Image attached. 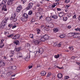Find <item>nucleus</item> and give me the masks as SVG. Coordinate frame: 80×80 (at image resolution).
Masks as SVG:
<instances>
[{
	"label": "nucleus",
	"instance_id": "f257e3e1",
	"mask_svg": "<svg viewBox=\"0 0 80 80\" xmlns=\"http://www.w3.org/2000/svg\"><path fill=\"white\" fill-rule=\"evenodd\" d=\"M7 19H4L2 21L1 24V28H3L5 27L6 24H7Z\"/></svg>",
	"mask_w": 80,
	"mask_h": 80
},
{
	"label": "nucleus",
	"instance_id": "f03ea898",
	"mask_svg": "<svg viewBox=\"0 0 80 80\" xmlns=\"http://www.w3.org/2000/svg\"><path fill=\"white\" fill-rule=\"evenodd\" d=\"M42 53H43V49L42 48H40L38 49V50L36 52V55H41Z\"/></svg>",
	"mask_w": 80,
	"mask_h": 80
},
{
	"label": "nucleus",
	"instance_id": "7ed1b4c3",
	"mask_svg": "<svg viewBox=\"0 0 80 80\" xmlns=\"http://www.w3.org/2000/svg\"><path fill=\"white\" fill-rule=\"evenodd\" d=\"M33 3H30L28 4V7L27 8H26V10H30L32 8L33 6Z\"/></svg>",
	"mask_w": 80,
	"mask_h": 80
},
{
	"label": "nucleus",
	"instance_id": "20e7f679",
	"mask_svg": "<svg viewBox=\"0 0 80 80\" xmlns=\"http://www.w3.org/2000/svg\"><path fill=\"white\" fill-rule=\"evenodd\" d=\"M16 16V15H15V14L13 13L12 14L11 16V17L10 18L11 20H13V22H15L17 21V19H15V16Z\"/></svg>",
	"mask_w": 80,
	"mask_h": 80
},
{
	"label": "nucleus",
	"instance_id": "39448f33",
	"mask_svg": "<svg viewBox=\"0 0 80 80\" xmlns=\"http://www.w3.org/2000/svg\"><path fill=\"white\" fill-rule=\"evenodd\" d=\"M74 38H79L80 37V34L78 33H74V35H73Z\"/></svg>",
	"mask_w": 80,
	"mask_h": 80
},
{
	"label": "nucleus",
	"instance_id": "423d86ee",
	"mask_svg": "<svg viewBox=\"0 0 80 80\" xmlns=\"http://www.w3.org/2000/svg\"><path fill=\"white\" fill-rule=\"evenodd\" d=\"M14 37H13V38H12V39H14V40H16L17 39H18L20 36L19 34H18L14 35Z\"/></svg>",
	"mask_w": 80,
	"mask_h": 80
},
{
	"label": "nucleus",
	"instance_id": "0eeeda50",
	"mask_svg": "<svg viewBox=\"0 0 80 80\" xmlns=\"http://www.w3.org/2000/svg\"><path fill=\"white\" fill-rule=\"evenodd\" d=\"M18 58H20L22 57V53L21 52H18L17 54Z\"/></svg>",
	"mask_w": 80,
	"mask_h": 80
},
{
	"label": "nucleus",
	"instance_id": "6e6552de",
	"mask_svg": "<svg viewBox=\"0 0 80 80\" xmlns=\"http://www.w3.org/2000/svg\"><path fill=\"white\" fill-rule=\"evenodd\" d=\"M21 9H22V7H21V6L20 5L19 7H17V12H20V10H21Z\"/></svg>",
	"mask_w": 80,
	"mask_h": 80
},
{
	"label": "nucleus",
	"instance_id": "1a4fd4ad",
	"mask_svg": "<svg viewBox=\"0 0 80 80\" xmlns=\"http://www.w3.org/2000/svg\"><path fill=\"white\" fill-rule=\"evenodd\" d=\"M43 37L46 40H48V39L49 38V36H48V34H45V35H44Z\"/></svg>",
	"mask_w": 80,
	"mask_h": 80
},
{
	"label": "nucleus",
	"instance_id": "9d476101",
	"mask_svg": "<svg viewBox=\"0 0 80 80\" xmlns=\"http://www.w3.org/2000/svg\"><path fill=\"white\" fill-rule=\"evenodd\" d=\"M5 63H4L3 62H0V68L2 67H4Z\"/></svg>",
	"mask_w": 80,
	"mask_h": 80
},
{
	"label": "nucleus",
	"instance_id": "9b49d317",
	"mask_svg": "<svg viewBox=\"0 0 80 80\" xmlns=\"http://www.w3.org/2000/svg\"><path fill=\"white\" fill-rule=\"evenodd\" d=\"M51 18H54V19H57V18H58V17H57V16L56 15H51Z\"/></svg>",
	"mask_w": 80,
	"mask_h": 80
},
{
	"label": "nucleus",
	"instance_id": "f8f14e48",
	"mask_svg": "<svg viewBox=\"0 0 80 80\" xmlns=\"http://www.w3.org/2000/svg\"><path fill=\"white\" fill-rule=\"evenodd\" d=\"M21 20L22 21V22H26L27 20V19H26L23 16H22L21 18Z\"/></svg>",
	"mask_w": 80,
	"mask_h": 80
},
{
	"label": "nucleus",
	"instance_id": "ddd939ff",
	"mask_svg": "<svg viewBox=\"0 0 80 80\" xmlns=\"http://www.w3.org/2000/svg\"><path fill=\"white\" fill-rule=\"evenodd\" d=\"M74 33H68V37H73L74 35Z\"/></svg>",
	"mask_w": 80,
	"mask_h": 80
},
{
	"label": "nucleus",
	"instance_id": "4468645a",
	"mask_svg": "<svg viewBox=\"0 0 80 80\" xmlns=\"http://www.w3.org/2000/svg\"><path fill=\"white\" fill-rule=\"evenodd\" d=\"M40 42L39 41V40H36L34 42V43L35 45H38V44L40 43Z\"/></svg>",
	"mask_w": 80,
	"mask_h": 80
},
{
	"label": "nucleus",
	"instance_id": "2eb2a0df",
	"mask_svg": "<svg viewBox=\"0 0 80 80\" xmlns=\"http://www.w3.org/2000/svg\"><path fill=\"white\" fill-rule=\"evenodd\" d=\"M47 73V72H46L45 71H42L41 72V76H45V75H46V74Z\"/></svg>",
	"mask_w": 80,
	"mask_h": 80
},
{
	"label": "nucleus",
	"instance_id": "dca6fc26",
	"mask_svg": "<svg viewBox=\"0 0 80 80\" xmlns=\"http://www.w3.org/2000/svg\"><path fill=\"white\" fill-rule=\"evenodd\" d=\"M12 72H8L7 73L6 75L7 76V77H10V75H12Z\"/></svg>",
	"mask_w": 80,
	"mask_h": 80
},
{
	"label": "nucleus",
	"instance_id": "f3484780",
	"mask_svg": "<svg viewBox=\"0 0 80 80\" xmlns=\"http://www.w3.org/2000/svg\"><path fill=\"white\" fill-rule=\"evenodd\" d=\"M63 75L61 73H59L58 75V77L59 78H61L62 77Z\"/></svg>",
	"mask_w": 80,
	"mask_h": 80
},
{
	"label": "nucleus",
	"instance_id": "a211bd4d",
	"mask_svg": "<svg viewBox=\"0 0 80 80\" xmlns=\"http://www.w3.org/2000/svg\"><path fill=\"white\" fill-rule=\"evenodd\" d=\"M58 31V29L57 28H55L53 29V31L54 32V33H56Z\"/></svg>",
	"mask_w": 80,
	"mask_h": 80
},
{
	"label": "nucleus",
	"instance_id": "6ab92c4d",
	"mask_svg": "<svg viewBox=\"0 0 80 80\" xmlns=\"http://www.w3.org/2000/svg\"><path fill=\"white\" fill-rule=\"evenodd\" d=\"M15 50L16 52H19L20 50H21V47H19L15 49Z\"/></svg>",
	"mask_w": 80,
	"mask_h": 80
},
{
	"label": "nucleus",
	"instance_id": "aec40b11",
	"mask_svg": "<svg viewBox=\"0 0 80 80\" xmlns=\"http://www.w3.org/2000/svg\"><path fill=\"white\" fill-rule=\"evenodd\" d=\"M23 17L25 18H26V19H27V18H28V15L26 14H24Z\"/></svg>",
	"mask_w": 80,
	"mask_h": 80
},
{
	"label": "nucleus",
	"instance_id": "412c9836",
	"mask_svg": "<svg viewBox=\"0 0 80 80\" xmlns=\"http://www.w3.org/2000/svg\"><path fill=\"white\" fill-rule=\"evenodd\" d=\"M10 68L11 69H13V70H15V69H16V68H17V67H16V66H11L10 67Z\"/></svg>",
	"mask_w": 80,
	"mask_h": 80
},
{
	"label": "nucleus",
	"instance_id": "4be33fe9",
	"mask_svg": "<svg viewBox=\"0 0 80 80\" xmlns=\"http://www.w3.org/2000/svg\"><path fill=\"white\" fill-rule=\"evenodd\" d=\"M64 15V13L63 12H61L59 14V17H63V15Z\"/></svg>",
	"mask_w": 80,
	"mask_h": 80
},
{
	"label": "nucleus",
	"instance_id": "5701e85b",
	"mask_svg": "<svg viewBox=\"0 0 80 80\" xmlns=\"http://www.w3.org/2000/svg\"><path fill=\"white\" fill-rule=\"evenodd\" d=\"M13 3V2H11L9 0L8 1L7 4L8 5H12Z\"/></svg>",
	"mask_w": 80,
	"mask_h": 80
},
{
	"label": "nucleus",
	"instance_id": "b1692460",
	"mask_svg": "<svg viewBox=\"0 0 80 80\" xmlns=\"http://www.w3.org/2000/svg\"><path fill=\"white\" fill-rule=\"evenodd\" d=\"M46 20L48 22H50L51 20V18L50 17H47L46 18Z\"/></svg>",
	"mask_w": 80,
	"mask_h": 80
},
{
	"label": "nucleus",
	"instance_id": "393cba45",
	"mask_svg": "<svg viewBox=\"0 0 80 80\" xmlns=\"http://www.w3.org/2000/svg\"><path fill=\"white\" fill-rule=\"evenodd\" d=\"M38 11L39 12H42L43 11V8L41 7H39L38 8Z\"/></svg>",
	"mask_w": 80,
	"mask_h": 80
},
{
	"label": "nucleus",
	"instance_id": "a878e982",
	"mask_svg": "<svg viewBox=\"0 0 80 80\" xmlns=\"http://www.w3.org/2000/svg\"><path fill=\"white\" fill-rule=\"evenodd\" d=\"M14 43L15 44H16V45H17L18 44H19V41L18 40H16L14 41Z\"/></svg>",
	"mask_w": 80,
	"mask_h": 80
},
{
	"label": "nucleus",
	"instance_id": "bb28decb",
	"mask_svg": "<svg viewBox=\"0 0 80 80\" xmlns=\"http://www.w3.org/2000/svg\"><path fill=\"white\" fill-rule=\"evenodd\" d=\"M13 36H14V35H13V34H11L7 36V37H8V38H10L11 37V38H13Z\"/></svg>",
	"mask_w": 80,
	"mask_h": 80
},
{
	"label": "nucleus",
	"instance_id": "cd10ccee",
	"mask_svg": "<svg viewBox=\"0 0 80 80\" xmlns=\"http://www.w3.org/2000/svg\"><path fill=\"white\" fill-rule=\"evenodd\" d=\"M59 37L61 38H63L65 37V35L64 34H62L59 36Z\"/></svg>",
	"mask_w": 80,
	"mask_h": 80
},
{
	"label": "nucleus",
	"instance_id": "c85d7f7f",
	"mask_svg": "<svg viewBox=\"0 0 80 80\" xmlns=\"http://www.w3.org/2000/svg\"><path fill=\"white\" fill-rule=\"evenodd\" d=\"M7 0H3L2 2V3L3 5H5V3H7Z\"/></svg>",
	"mask_w": 80,
	"mask_h": 80
},
{
	"label": "nucleus",
	"instance_id": "c756f323",
	"mask_svg": "<svg viewBox=\"0 0 80 80\" xmlns=\"http://www.w3.org/2000/svg\"><path fill=\"white\" fill-rule=\"evenodd\" d=\"M50 28H53L54 27V25L52 23H51L49 25Z\"/></svg>",
	"mask_w": 80,
	"mask_h": 80
},
{
	"label": "nucleus",
	"instance_id": "7c9ffc66",
	"mask_svg": "<svg viewBox=\"0 0 80 80\" xmlns=\"http://www.w3.org/2000/svg\"><path fill=\"white\" fill-rule=\"evenodd\" d=\"M25 46L26 47H28V48H30V44L28 43H26L25 45Z\"/></svg>",
	"mask_w": 80,
	"mask_h": 80
},
{
	"label": "nucleus",
	"instance_id": "2f4dec72",
	"mask_svg": "<svg viewBox=\"0 0 80 80\" xmlns=\"http://www.w3.org/2000/svg\"><path fill=\"white\" fill-rule=\"evenodd\" d=\"M59 57H60V55H59V54H58V55H55L54 56V58H59Z\"/></svg>",
	"mask_w": 80,
	"mask_h": 80
},
{
	"label": "nucleus",
	"instance_id": "473e14b6",
	"mask_svg": "<svg viewBox=\"0 0 80 80\" xmlns=\"http://www.w3.org/2000/svg\"><path fill=\"white\" fill-rule=\"evenodd\" d=\"M41 40L42 42H44V41H45L46 40L44 37H43V38H41Z\"/></svg>",
	"mask_w": 80,
	"mask_h": 80
},
{
	"label": "nucleus",
	"instance_id": "72a5a7b5",
	"mask_svg": "<svg viewBox=\"0 0 80 80\" xmlns=\"http://www.w3.org/2000/svg\"><path fill=\"white\" fill-rule=\"evenodd\" d=\"M28 14L29 15H32V11H30L29 12Z\"/></svg>",
	"mask_w": 80,
	"mask_h": 80
},
{
	"label": "nucleus",
	"instance_id": "f704fd0d",
	"mask_svg": "<svg viewBox=\"0 0 80 80\" xmlns=\"http://www.w3.org/2000/svg\"><path fill=\"white\" fill-rule=\"evenodd\" d=\"M63 20L65 22V21H67V17H64L63 18Z\"/></svg>",
	"mask_w": 80,
	"mask_h": 80
},
{
	"label": "nucleus",
	"instance_id": "c9c22d12",
	"mask_svg": "<svg viewBox=\"0 0 80 80\" xmlns=\"http://www.w3.org/2000/svg\"><path fill=\"white\" fill-rule=\"evenodd\" d=\"M29 58H30V56H28V58H25V60L26 61H28V60H29Z\"/></svg>",
	"mask_w": 80,
	"mask_h": 80
},
{
	"label": "nucleus",
	"instance_id": "e433bc0d",
	"mask_svg": "<svg viewBox=\"0 0 80 80\" xmlns=\"http://www.w3.org/2000/svg\"><path fill=\"white\" fill-rule=\"evenodd\" d=\"M51 75H52V73H51V72H49L48 74V75H47V77H50V76Z\"/></svg>",
	"mask_w": 80,
	"mask_h": 80
},
{
	"label": "nucleus",
	"instance_id": "4c0bfd02",
	"mask_svg": "<svg viewBox=\"0 0 80 80\" xmlns=\"http://www.w3.org/2000/svg\"><path fill=\"white\" fill-rule=\"evenodd\" d=\"M37 34H39V33H40V32L41 31L39 29H38V30H37Z\"/></svg>",
	"mask_w": 80,
	"mask_h": 80
},
{
	"label": "nucleus",
	"instance_id": "58836bf2",
	"mask_svg": "<svg viewBox=\"0 0 80 80\" xmlns=\"http://www.w3.org/2000/svg\"><path fill=\"white\" fill-rule=\"evenodd\" d=\"M30 37L31 38H33V34H31Z\"/></svg>",
	"mask_w": 80,
	"mask_h": 80
},
{
	"label": "nucleus",
	"instance_id": "ea45409f",
	"mask_svg": "<svg viewBox=\"0 0 80 80\" xmlns=\"http://www.w3.org/2000/svg\"><path fill=\"white\" fill-rule=\"evenodd\" d=\"M13 53H14V52H12L10 53L11 57H13Z\"/></svg>",
	"mask_w": 80,
	"mask_h": 80
},
{
	"label": "nucleus",
	"instance_id": "a19ab883",
	"mask_svg": "<svg viewBox=\"0 0 80 80\" xmlns=\"http://www.w3.org/2000/svg\"><path fill=\"white\" fill-rule=\"evenodd\" d=\"M13 26V24H9L8 25V27L11 28V27H12Z\"/></svg>",
	"mask_w": 80,
	"mask_h": 80
},
{
	"label": "nucleus",
	"instance_id": "79ce46f5",
	"mask_svg": "<svg viewBox=\"0 0 80 80\" xmlns=\"http://www.w3.org/2000/svg\"><path fill=\"white\" fill-rule=\"evenodd\" d=\"M69 49L70 50H71V51H72V50H73V46H71V47H69Z\"/></svg>",
	"mask_w": 80,
	"mask_h": 80
},
{
	"label": "nucleus",
	"instance_id": "37998d69",
	"mask_svg": "<svg viewBox=\"0 0 80 80\" xmlns=\"http://www.w3.org/2000/svg\"><path fill=\"white\" fill-rule=\"evenodd\" d=\"M6 7H7L6 5H4L3 6L2 8V9H4V8H6Z\"/></svg>",
	"mask_w": 80,
	"mask_h": 80
},
{
	"label": "nucleus",
	"instance_id": "c03bdc74",
	"mask_svg": "<svg viewBox=\"0 0 80 80\" xmlns=\"http://www.w3.org/2000/svg\"><path fill=\"white\" fill-rule=\"evenodd\" d=\"M22 2L23 4H24L26 2V0H22Z\"/></svg>",
	"mask_w": 80,
	"mask_h": 80
},
{
	"label": "nucleus",
	"instance_id": "a18cd8bd",
	"mask_svg": "<svg viewBox=\"0 0 80 80\" xmlns=\"http://www.w3.org/2000/svg\"><path fill=\"white\" fill-rule=\"evenodd\" d=\"M2 10H4V11H7V8H4V9L2 8Z\"/></svg>",
	"mask_w": 80,
	"mask_h": 80
},
{
	"label": "nucleus",
	"instance_id": "49530a36",
	"mask_svg": "<svg viewBox=\"0 0 80 80\" xmlns=\"http://www.w3.org/2000/svg\"><path fill=\"white\" fill-rule=\"evenodd\" d=\"M31 22H35V19H32L31 20Z\"/></svg>",
	"mask_w": 80,
	"mask_h": 80
},
{
	"label": "nucleus",
	"instance_id": "de8ad7c7",
	"mask_svg": "<svg viewBox=\"0 0 80 80\" xmlns=\"http://www.w3.org/2000/svg\"><path fill=\"white\" fill-rule=\"evenodd\" d=\"M70 2V0H66L65 1V3H68Z\"/></svg>",
	"mask_w": 80,
	"mask_h": 80
},
{
	"label": "nucleus",
	"instance_id": "09e8293b",
	"mask_svg": "<svg viewBox=\"0 0 80 80\" xmlns=\"http://www.w3.org/2000/svg\"><path fill=\"white\" fill-rule=\"evenodd\" d=\"M54 47H56L57 45V42H55L53 44Z\"/></svg>",
	"mask_w": 80,
	"mask_h": 80
},
{
	"label": "nucleus",
	"instance_id": "8fccbe9b",
	"mask_svg": "<svg viewBox=\"0 0 80 80\" xmlns=\"http://www.w3.org/2000/svg\"><path fill=\"white\" fill-rule=\"evenodd\" d=\"M75 58V56H72L71 58V59L72 60H74Z\"/></svg>",
	"mask_w": 80,
	"mask_h": 80
},
{
	"label": "nucleus",
	"instance_id": "3c124183",
	"mask_svg": "<svg viewBox=\"0 0 80 80\" xmlns=\"http://www.w3.org/2000/svg\"><path fill=\"white\" fill-rule=\"evenodd\" d=\"M17 27V26L15 25L13 26H12V29H13V28H16Z\"/></svg>",
	"mask_w": 80,
	"mask_h": 80
},
{
	"label": "nucleus",
	"instance_id": "603ef678",
	"mask_svg": "<svg viewBox=\"0 0 80 80\" xmlns=\"http://www.w3.org/2000/svg\"><path fill=\"white\" fill-rule=\"evenodd\" d=\"M57 10L58 11H61L62 10V9L60 8H57Z\"/></svg>",
	"mask_w": 80,
	"mask_h": 80
},
{
	"label": "nucleus",
	"instance_id": "864d4df0",
	"mask_svg": "<svg viewBox=\"0 0 80 80\" xmlns=\"http://www.w3.org/2000/svg\"><path fill=\"white\" fill-rule=\"evenodd\" d=\"M57 3H58V5L59 4V2H57L56 3H55V4H54V5L55 6H56V5H57Z\"/></svg>",
	"mask_w": 80,
	"mask_h": 80
},
{
	"label": "nucleus",
	"instance_id": "5fc2aeb1",
	"mask_svg": "<svg viewBox=\"0 0 80 80\" xmlns=\"http://www.w3.org/2000/svg\"><path fill=\"white\" fill-rule=\"evenodd\" d=\"M4 41V40H3V39H2V40H1V44H2V43H3V42Z\"/></svg>",
	"mask_w": 80,
	"mask_h": 80
},
{
	"label": "nucleus",
	"instance_id": "6e6d98bb",
	"mask_svg": "<svg viewBox=\"0 0 80 80\" xmlns=\"http://www.w3.org/2000/svg\"><path fill=\"white\" fill-rule=\"evenodd\" d=\"M3 47H4V44H3V45H2V46H0V48H2Z\"/></svg>",
	"mask_w": 80,
	"mask_h": 80
},
{
	"label": "nucleus",
	"instance_id": "4d7b16f0",
	"mask_svg": "<svg viewBox=\"0 0 80 80\" xmlns=\"http://www.w3.org/2000/svg\"><path fill=\"white\" fill-rule=\"evenodd\" d=\"M69 78V76H66V78H65V79H68Z\"/></svg>",
	"mask_w": 80,
	"mask_h": 80
},
{
	"label": "nucleus",
	"instance_id": "13d9d810",
	"mask_svg": "<svg viewBox=\"0 0 80 80\" xmlns=\"http://www.w3.org/2000/svg\"><path fill=\"white\" fill-rule=\"evenodd\" d=\"M45 27V26L44 25H42L41 26V27L42 28H43V27Z\"/></svg>",
	"mask_w": 80,
	"mask_h": 80
},
{
	"label": "nucleus",
	"instance_id": "bf43d9fd",
	"mask_svg": "<svg viewBox=\"0 0 80 80\" xmlns=\"http://www.w3.org/2000/svg\"><path fill=\"white\" fill-rule=\"evenodd\" d=\"M37 68H38V67H40V64H38L37 66Z\"/></svg>",
	"mask_w": 80,
	"mask_h": 80
},
{
	"label": "nucleus",
	"instance_id": "052dcab7",
	"mask_svg": "<svg viewBox=\"0 0 80 80\" xmlns=\"http://www.w3.org/2000/svg\"><path fill=\"white\" fill-rule=\"evenodd\" d=\"M58 47H61V44H58Z\"/></svg>",
	"mask_w": 80,
	"mask_h": 80
},
{
	"label": "nucleus",
	"instance_id": "680f3d73",
	"mask_svg": "<svg viewBox=\"0 0 80 80\" xmlns=\"http://www.w3.org/2000/svg\"><path fill=\"white\" fill-rule=\"evenodd\" d=\"M32 68V66L29 67V69H30V68Z\"/></svg>",
	"mask_w": 80,
	"mask_h": 80
},
{
	"label": "nucleus",
	"instance_id": "e2e57ef3",
	"mask_svg": "<svg viewBox=\"0 0 80 80\" xmlns=\"http://www.w3.org/2000/svg\"><path fill=\"white\" fill-rule=\"evenodd\" d=\"M55 7V5L54 4L53 5H52V8H54V7Z\"/></svg>",
	"mask_w": 80,
	"mask_h": 80
},
{
	"label": "nucleus",
	"instance_id": "0e129e2a",
	"mask_svg": "<svg viewBox=\"0 0 80 80\" xmlns=\"http://www.w3.org/2000/svg\"><path fill=\"white\" fill-rule=\"evenodd\" d=\"M76 18V16L74 15L73 16V18Z\"/></svg>",
	"mask_w": 80,
	"mask_h": 80
},
{
	"label": "nucleus",
	"instance_id": "69168bd1",
	"mask_svg": "<svg viewBox=\"0 0 80 80\" xmlns=\"http://www.w3.org/2000/svg\"><path fill=\"white\" fill-rule=\"evenodd\" d=\"M78 19L80 21V15L78 17Z\"/></svg>",
	"mask_w": 80,
	"mask_h": 80
},
{
	"label": "nucleus",
	"instance_id": "338daca9",
	"mask_svg": "<svg viewBox=\"0 0 80 80\" xmlns=\"http://www.w3.org/2000/svg\"><path fill=\"white\" fill-rule=\"evenodd\" d=\"M77 64H78V65H79V66H80V62H78L77 63Z\"/></svg>",
	"mask_w": 80,
	"mask_h": 80
},
{
	"label": "nucleus",
	"instance_id": "774afa93",
	"mask_svg": "<svg viewBox=\"0 0 80 80\" xmlns=\"http://www.w3.org/2000/svg\"><path fill=\"white\" fill-rule=\"evenodd\" d=\"M54 67H55V68H58V66H56V65H55L54 66Z\"/></svg>",
	"mask_w": 80,
	"mask_h": 80
}]
</instances>
